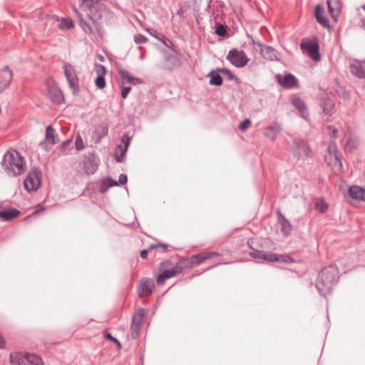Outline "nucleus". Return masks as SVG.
<instances>
[{
    "mask_svg": "<svg viewBox=\"0 0 365 365\" xmlns=\"http://www.w3.org/2000/svg\"><path fill=\"white\" fill-rule=\"evenodd\" d=\"M102 0H81V6L88 11V19L83 18L82 14L76 9L75 13L78 19V24L82 30L87 34L96 32L99 36L103 35V19L107 14V9Z\"/></svg>",
    "mask_w": 365,
    "mask_h": 365,
    "instance_id": "obj_1",
    "label": "nucleus"
},
{
    "mask_svg": "<svg viewBox=\"0 0 365 365\" xmlns=\"http://www.w3.org/2000/svg\"><path fill=\"white\" fill-rule=\"evenodd\" d=\"M1 165L9 175L17 176L26 170L24 158L13 149L6 151L4 154Z\"/></svg>",
    "mask_w": 365,
    "mask_h": 365,
    "instance_id": "obj_2",
    "label": "nucleus"
},
{
    "mask_svg": "<svg viewBox=\"0 0 365 365\" xmlns=\"http://www.w3.org/2000/svg\"><path fill=\"white\" fill-rule=\"evenodd\" d=\"M338 277L337 269L334 267H328L323 269L319 273L316 287L322 294H327L332 289Z\"/></svg>",
    "mask_w": 365,
    "mask_h": 365,
    "instance_id": "obj_3",
    "label": "nucleus"
},
{
    "mask_svg": "<svg viewBox=\"0 0 365 365\" xmlns=\"http://www.w3.org/2000/svg\"><path fill=\"white\" fill-rule=\"evenodd\" d=\"M12 365H43L41 356L30 353L14 352L10 354Z\"/></svg>",
    "mask_w": 365,
    "mask_h": 365,
    "instance_id": "obj_4",
    "label": "nucleus"
},
{
    "mask_svg": "<svg viewBox=\"0 0 365 365\" xmlns=\"http://www.w3.org/2000/svg\"><path fill=\"white\" fill-rule=\"evenodd\" d=\"M182 267L180 264H176L175 266L168 261L163 262L160 265V270L161 273L156 278L158 284H162L164 282L170 278H172L182 272Z\"/></svg>",
    "mask_w": 365,
    "mask_h": 365,
    "instance_id": "obj_5",
    "label": "nucleus"
},
{
    "mask_svg": "<svg viewBox=\"0 0 365 365\" xmlns=\"http://www.w3.org/2000/svg\"><path fill=\"white\" fill-rule=\"evenodd\" d=\"M41 173L38 168L31 169L24 181V186L28 192L36 191L41 185Z\"/></svg>",
    "mask_w": 365,
    "mask_h": 365,
    "instance_id": "obj_6",
    "label": "nucleus"
},
{
    "mask_svg": "<svg viewBox=\"0 0 365 365\" xmlns=\"http://www.w3.org/2000/svg\"><path fill=\"white\" fill-rule=\"evenodd\" d=\"M256 242V240H250L248 241V245L250 247L253 249L254 250H257V252H253L250 253V255L255 258H259L263 259L268 262H292V260L290 259L288 256H278L277 254L274 253H270V254H264L261 252L260 251L257 250L255 247V244Z\"/></svg>",
    "mask_w": 365,
    "mask_h": 365,
    "instance_id": "obj_7",
    "label": "nucleus"
},
{
    "mask_svg": "<svg viewBox=\"0 0 365 365\" xmlns=\"http://www.w3.org/2000/svg\"><path fill=\"white\" fill-rule=\"evenodd\" d=\"M301 48L303 52L307 54L314 61H318L320 59L319 53V44L315 39H304L301 43Z\"/></svg>",
    "mask_w": 365,
    "mask_h": 365,
    "instance_id": "obj_8",
    "label": "nucleus"
},
{
    "mask_svg": "<svg viewBox=\"0 0 365 365\" xmlns=\"http://www.w3.org/2000/svg\"><path fill=\"white\" fill-rule=\"evenodd\" d=\"M63 71L69 87L73 93L78 92L79 91V81L74 67L71 63H66L63 66Z\"/></svg>",
    "mask_w": 365,
    "mask_h": 365,
    "instance_id": "obj_9",
    "label": "nucleus"
},
{
    "mask_svg": "<svg viewBox=\"0 0 365 365\" xmlns=\"http://www.w3.org/2000/svg\"><path fill=\"white\" fill-rule=\"evenodd\" d=\"M227 59L236 67H244L249 58L243 51H240L236 48L230 50L227 56Z\"/></svg>",
    "mask_w": 365,
    "mask_h": 365,
    "instance_id": "obj_10",
    "label": "nucleus"
},
{
    "mask_svg": "<svg viewBox=\"0 0 365 365\" xmlns=\"http://www.w3.org/2000/svg\"><path fill=\"white\" fill-rule=\"evenodd\" d=\"M130 141V138L128 135H123L120 144L118 145L115 149L114 158L116 162L123 163L125 160V155Z\"/></svg>",
    "mask_w": 365,
    "mask_h": 365,
    "instance_id": "obj_11",
    "label": "nucleus"
},
{
    "mask_svg": "<svg viewBox=\"0 0 365 365\" xmlns=\"http://www.w3.org/2000/svg\"><path fill=\"white\" fill-rule=\"evenodd\" d=\"M220 256V254L217 252H202L190 257L189 262L190 265H197L203 263L207 259Z\"/></svg>",
    "mask_w": 365,
    "mask_h": 365,
    "instance_id": "obj_12",
    "label": "nucleus"
},
{
    "mask_svg": "<svg viewBox=\"0 0 365 365\" xmlns=\"http://www.w3.org/2000/svg\"><path fill=\"white\" fill-rule=\"evenodd\" d=\"M350 72L359 78H365V61L353 60L349 65Z\"/></svg>",
    "mask_w": 365,
    "mask_h": 365,
    "instance_id": "obj_13",
    "label": "nucleus"
},
{
    "mask_svg": "<svg viewBox=\"0 0 365 365\" xmlns=\"http://www.w3.org/2000/svg\"><path fill=\"white\" fill-rule=\"evenodd\" d=\"M13 73L8 66L0 71V94L9 86Z\"/></svg>",
    "mask_w": 365,
    "mask_h": 365,
    "instance_id": "obj_14",
    "label": "nucleus"
},
{
    "mask_svg": "<svg viewBox=\"0 0 365 365\" xmlns=\"http://www.w3.org/2000/svg\"><path fill=\"white\" fill-rule=\"evenodd\" d=\"M95 71L97 74V77L95 79V85L99 89H103L106 86V80L104 76L106 73V70L104 66L101 64H95Z\"/></svg>",
    "mask_w": 365,
    "mask_h": 365,
    "instance_id": "obj_15",
    "label": "nucleus"
},
{
    "mask_svg": "<svg viewBox=\"0 0 365 365\" xmlns=\"http://www.w3.org/2000/svg\"><path fill=\"white\" fill-rule=\"evenodd\" d=\"M127 182V176L125 174H120L119 175V182L112 180L111 178H107L103 180L100 187V192L103 193L106 192L110 187L118 185V184L123 185Z\"/></svg>",
    "mask_w": 365,
    "mask_h": 365,
    "instance_id": "obj_16",
    "label": "nucleus"
},
{
    "mask_svg": "<svg viewBox=\"0 0 365 365\" xmlns=\"http://www.w3.org/2000/svg\"><path fill=\"white\" fill-rule=\"evenodd\" d=\"M154 287L153 282L150 279L144 278L140 280L138 288V296L146 297L152 293Z\"/></svg>",
    "mask_w": 365,
    "mask_h": 365,
    "instance_id": "obj_17",
    "label": "nucleus"
},
{
    "mask_svg": "<svg viewBox=\"0 0 365 365\" xmlns=\"http://www.w3.org/2000/svg\"><path fill=\"white\" fill-rule=\"evenodd\" d=\"M48 92L51 101L54 103L61 104L64 101L62 91L56 85H49L48 86Z\"/></svg>",
    "mask_w": 365,
    "mask_h": 365,
    "instance_id": "obj_18",
    "label": "nucleus"
},
{
    "mask_svg": "<svg viewBox=\"0 0 365 365\" xmlns=\"http://www.w3.org/2000/svg\"><path fill=\"white\" fill-rule=\"evenodd\" d=\"M327 4L331 16L335 21H336L341 13V0H327Z\"/></svg>",
    "mask_w": 365,
    "mask_h": 365,
    "instance_id": "obj_19",
    "label": "nucleus"
},
{
    "mask_svg": "<svg viewBox=\"0 0 365 365\" xmlns=\"http://www.w3.org/2000/svg\"><path fill=\"white\" fill-rule=\"evenodd\" d=\"M20 212L15 208L9 207L0 210V220L6 222L17 217Z\"/></svg>",
    "mask_w": 365,
    "mask_h": 365,
    "instance_id": "obj_20",
    "label": "nucleus"
},
{
    "mask_svg": "<svg viewBox=\"0 0 365 365\" xmlns=\"http://www.w3.org/2000/svg\"><path fill=\"white\" fill-rule=\"evenodd\" d=\"M54 21H58V28L61 30H69L74 27V23L73 20L70 18H61L59 19L56 16H53L51 17Z\"/></svg>",
    "mask_w": 365,
    "mask_h": 365,
    "instance_id": "obj_21",
    "label": "nucleus"
},
{
    "mask_svg": "<svg viewBox=\"0 0 365 365\" xmlns=\"http://www.w3.org/2000/svg\"><path fill=\"white\" fill-rule=\"evenodd\" d=\"M278 82L285 88L294 87L297 83L296 78L292 74H287L284 77L278 76Z\"/></svg>",
    "mask_w": 365,
    "mask_h": 365,
    "instance_id": "obj_22",
    "label": "nucleus"
},
{
    "mask_svg": "<svg viewBox=\"0 0 365 365\" xmlns=\"http://www.w3.org/2000/svg\"><path fill=\"white\" fill-rule=\"evenodd\" d=\"M349 194L352 199L365 201V190L359 186H351Z\"/></svg>",
    "mask_w": 365,
    "mask_h": 365,
    "instance_id": "obj_23",
    "label": "nucleus"
},
{
    "mask_svg": "<svg viewBox=\"0 0 365 365\" xmlns=\"http://www.w3.org/2000/svg\"><path fill=\"white\" fill-rule=\"evenodd\" d=\"M86 173L88 175L93 174L98 168V163L93 156L88 158L83 163Z\"/></svg>",
    "mask_w": 365,
    "mask_h": 365,
    "instance_id": "obj_24",
    "label": "nucleus"
},
{
    "mask_svg": "<svg viewBox=\"0 0 365 365\" xmlns=\"http://www.w3.org/2000/svg\"><path fill=\"white\" fill-rule=\"evenodd\" d=\"M108 128L106 125H98L93 131V136L96 142H99L103 137L108 135Z\"/></svg>",
    "mask_w": 365,
    "mask_h": 365,
    "instance_id": "obj_25",
    "label": "nucleus"
},
{
    "mask_svg": "<svg viewBox=\"0 0 365 365\" xmlns=\"http://www.w3.org/2000/svg\"><path fill=\"white\" fill-rule=\"evenodd\" d=\"M310 149L307 143L302 142L295 149V154L299 158L304 159L309 157L310 154Z\"/></svg>",
    "mask_w": 365,
    "mask_h": 365,
    "instance_id": "obj_26",
    "label": "nucleus"
},
{
    "mask_svg": "<svg viewBox=\"0 0 365 365\" xmlns=\"http://www.w3.org/2000/svg\"><path fill=\"white\" fill-rule=\"evenodd\" d=\"M315 16L317 21L321 24L324 27L328 28L329 26L328 19L324 16L323 8L320 5H317L315 9Z\"/></svg>",
    "mask_w": 365,
    "mask_h": 365,
    "instance_id": "obj_27",
    "label": "nucleus"
},
{
    "mask_svg": "<svg viewBox=\"0 0 365 365\" xmlns=\"http://www.w3.org/2000/svg\"><path fill=\"white\" fill-rule=\"evenodd\" d=\"M292 104L294 106L299 110V112L301 113V115L304 118H307V106L303 101L299 98H294L292 99Z\"/></svg>",
    "mask_w": 365,
    "mask_h": 365,
    "instance_id": "obj_28",
    "label": "nucleus"
},
{
    "mask_svg": "<svg viewBox=\"0 0 365 365\" xmlns=\"http://www.w3.org/2000/svg\"><path fill=\"white\" fill-rule=\"evenodd\" d=\"M325 160L327 162L328 165L333 167V168H341V163L336 154L327 153L325 155Z\"/></svg>",
    "mask_w": 365,
    "mask_h": 365,
    "instance_id": "obj_29",
    "label": "nucleus"
},
{
    "mask_svg": "<svg viewBox=\"0 0 365 365\" xmlns=\"http://www.w3.org/2000/svg\"><path fill=\"white\" fill-rule=\"evenodd\" d=\"M46 140L52 145H55L58 142L56 130L51 125H48L46 128Z\"/></svg>",
    "mask_w": 365,
    "mask_h": 365,
    "instance_id": "obj_30",
    "label": "nucleus"
},
{
    "mask_svg": "<svg viewBox=\"0 0 365 365\" xmlns=\"http://www.w3.org/2000/svg\"><path fill=\"white\" fill-rule=\"evenodd\" d=\"M279 222L281 225V230L283 234L286 236L289 235L292 231V225L281 213L279 214Z\"/></svg>",
    "mask_w": 365,
    "mask_h": 365,
    "instance_id": "obj_31",
    "label": "nucleus"
},
{
    "mask_svg": "<svg viewBox=\"0 0 365 365\" xmlns=\"http://www.w3.org/2000/svg\"><path fill=\"white\" fill-rule=\"evenodd\" d=\"M118 72H119V75L121 78L122 84H125V83H130V84H133V85L135 84L136 79L135 78H133V76H131L130 74L128 71L123 70V69H120Z\"/></svg>",
    "mask_w": 365,
    "mask_h": 365,
    "instance_id": "obj_32",
    "label": "nucleus"
},
{
    "mask_svg": "<svg viewBox=\"0 0 365 365\" xmlns=\"http://www.w3.org/2000/svg\"><path fill=\"white\" fill-rule=\"evenodd\" d=\"M261 53L267 59L273 60L276 58L274 49L269 46H263L261 48Z\"/></svg>",
    "mask_w": 365,
    "mask_h": 365,
    "instance_id": "obj_33",
    "label": "nucleus"
},
{
    "mask_svg": "<svg viewBox=\"0 0 365 365\" xmlns=\"http://www.w3.org/2000/svg\"><path fill=\"white\" fill-rule=\"evenodd\" d=\"M280 131V128L277 124L270 125L267 128L265 135L272 138H274L276 135Z\"/></svg>",
    "mask_w": 365,
    "mask_h": 365,
    "instance_id": "obj_34",
    "label": "nucleus"
},
{
    "mask_svg": "<svg viewBox=\"0 0 365 365\" xmlns=\"http://www.w3.org/2000/svg\"><path fill=\"white\" fill-rule=\"evenodd\" d=\"M334 110V104L331 101H327L323 104V112L327 115H331Z\"/></svg>",
    "mask_w": 365,
    "mask_h": 365,
    "instance_id": "obj_35",
    "label": "nucleus"
},
{
    "mask_svg": "<svg viewBox=\"0 0 365 365\" xmlns=\"http://www.w3.org/2000/svg\"><path fill=\"white\" fill-rule=\"evenodd\" d=\"M315 207L321 212H324L328 208V205L323 200H317L315 202Z\"/></svg>",
    "mask_w": 365,
    "mask_h": 365,
    "instance_id": "obj_36",
    "label": "nucleus"
},
{
    "mask_svg": "<svg viewBox=\"0 0 365 365\" xmlns=\"http://www.w3.org/2000/svg\"><path fill=\"white\" fill-rule=\"evenodd\" d=\"M137 316V312H135L133 314V322L130 327L131 330V336L135 339L137 337V324L135 323V317Z\"/></svg>",
    "mask_w": 365,
    "mask_h": 365,
    "instance_id": "obj_37",
    "label": "nucleus"
},
{
    "mask_svg": "<svg viewBox=\"0 0 365 365\" xmlns=\"http://www.w3.org/2000/svg\"><path fill=\"white\" fill-rule=\"evenodd\" d=\"M358 146V143L356 140L353 139H349L346 144V150L349 152H353Z\"/></svg>",
    "mask_w": 365,
    "mask_h": 365,
    "instance_id": "obj_38",
    "label": "nucleus"
},
{
    "mask_svg": "<svg viewBox=\"0 0 365 365\" xmlns=\"http://www.w3.org/2000/svg\"><path fill=\"white\" fill-rule=\"evenodd\" d=\"M210 83L215 86H220L222 83V78L220 75H215L210 78Z\"/></svg>",
    "mask_w": 365,
    "mask_h": 365,
    "instance_id": "obj_39",
    "label": "nucleus"
},
{
    "mask_svg": "<svg viewBox=\"0 0 365 365\" xmlns=\"http://www.w3.org/2000/svg\"><path fill=\"white\" fill-rule=\"evenodd\" d=\"M71 142H72V140L68 139V140L63 142L61 143V145H60V150L63 155L67 154V150L68 149Z\"/></svg>",
    "mask_w": 365,
    "mask_h": 365,
    "instance_id": "obj_40",
    "label": "nucleus"
},
{
    "mask_svg": "<svg viewBox=\"0 0 365 365\" xmlns=\"http://www.w3.org/2000/svg\"><path fill=\"white\" fill-rule=\"evenodd\" d=\"M251 125V121L249 119L244 120L240 125H239V129L244 132Z\"/></svg>",
    "mask_w": 365,
    "mask_h": 365,
    "instance_id": "obj_41",
    "label": "nucleus"
},
{
    "mask_svg": "<svg viewBox=\"0 0 365 365\" xmlns=\"http://www.w3.org/2000/svg\"><path fill=\"white\" fill-rule=\"evenodd\" d=\"M105 338L114 342L118 349L121 348V344L120 341L116 338L113 337L110 333L106 334Z\"/></svg>",
    "mask_w": 365,
    "mask_h": 365,
    "instance_id": "obj_42",
    "label": "nucleus"
},
{
    "mask_svg": "<svg viewBox=\"0 0 365 365\" xmlns=\"http://www.w3.org/2000/svg\"><path fill=\"white\" fill-rule=\"evenodd\" d=\"M76 148L77 150H81L83 148V143L80 136L76 138V142H75Z\"/></svg>",
    "mask_w": 365,
    "mask_h": 365,
    "instance_id": "obj_43",
    "label": "nucleus"
},
{
    "mask_svg": "<svg viewBox=\"0 0 365 365\" xmlns=\"http://www.w3.org/2000/svg\"><path fill=\"white\" fill-rule=\"evenodd\" d=\"M130 89H131V88L130 86H122L121 96L123 98H125L127 97Z\"/></svg>",
    "mask_w": 365,
    "mask_h": 365,
    "instance_id": "obj_44",
    "label": "nucleus"
},
{
    "mask_svg": "<svg viewBox=\"0 0 365 365\" xmlns=\"http://www.w3.org/2000/svg\"><path fill=\"white\" fill-rule=\"evenodd\" d=\"M337 147L335 143H331L328 147V153L336 154Z\"/></svg>",
    "mask_w": 365,
    "mask_h": 365,
    "instance_id": "obj_45",
    "label": "nucleus"
},
{
    "mask_svg": "<svg viewBox=\"0 0 365 365\" xmlns=\"http://www.w3.org/2000/svg\"><path fill=\"white\" fill-rule=\"evenodd\" d=\"M328 129H329V132L331 133V136L335 138L338 133L337 129L334 126H332V125L329 126Z\"/></svg>",
    "mask_w": 365,
    "mask_h": 365,
    "instance_id": "obj_46",
    "label": "nucleus"
},
{
    "mask_svg": "<svg viewBox=\"0 0 365 365\" xmlns=\"http://www.w3.org/2000/svg\"><path fill=\"white\" fill-rule=\"evenodd\" d=\"M259 242H261V247L262 248L267 247V245L269 243V241L267 239L260 240Z\"/></svg>",
    "mask_w": 365,
    "mask_h": 365,
    "instance_id": "obj_47",
    "label": "nucleus"
},
{
    "mask_svg": "<svg viewBox=\"0 0 365 365\" xmlns=\"http://www.w3.org/2000/svg\"><path fill=\"white\" fill-rule=\"evenodd\" d=\"M162 247L163 249V250L166 251L167 249H168V245H164V244H162V245H155V246H151L150 247V249H153V248H156V247Z\"/></svg>",
    "mask_w": 365,
    "mask_h": 365,
    "instance_id": "obj_48",
    "label": "nucleus"
},
{
    "mask_svg": "<svg viewBox=\"0 0 365 365\" xmlns=\"http://www.w3.org/2000/svg\"><path fill=\"white\" fill-rule=\"evenodd\" d=\"M39 145L41 148H43V150H48V148L47 147V145H46V143L45 141H41L40 143H39Z\"/></svg>",
    "mask_w": 365,
    "mask_h": 365,
    "instance_id": "obj_49",
    "label": "nucleus"
},
{
    "mask_svg": "<svg viewBox=\"0 0 365 365\" xmlns=\"http://www.w3.org/2000/svg\"><path fill=\"white\" fill-rule=\"evenodd\" d=\"M148 256V251L147 250H142L140 252V257L143 259H145Z\"/></svg>",
    "mask_w": 365,
    "mask_h": 365,
    "instance_id": "obj_50",
    "label": "nucleus"
},
{
    "mask_svg": "<svg viewBox=\"0 0 365 365\" xmlns=\"http://www.w3.org/2000/svg\"><path fill=\"white\" fill-rule=\"evenodd\" d=\"M145 41V38L143 36L138 35V43L144 42Z\"/></svg>",
    "mask_w": 365,
    "mask_h": 365,
    "instance_id": "obj_51",
    "label": "nucleus"
},
{
    "mask_svg": "<svg viewBox=\"0 0 365 365\" xmlns=\"http://www.w3.org/2000/svg\"><path fill=\"white\" fill-rule=\"evenodd\" d=\"M4 338L3 336L0 334V347H3L4 345Z\"/></svg>",
    "mask_w": 365,
    "mask_h": 365,
    "instance_id": "obj_52",
    "label": "nucleus"
},
{
    "mask_svg": "<svg viewBox=\"0 0 365 365\" xmlns=\"http://www.w3.org/2000/svg\"><path fill=\"white\" fill-rule=\"evenodd\" d=\"M145 314V310L144 309H138V317H143Z\"/></svg>",
    "mask_w": 365,
    "mask_h": 365,
    "instance_id": "obj_53",
    "label": "nucleus"
},
{
    "mask_svg": "<svg viewBox=\"0 0 365 365\" xmlns=\"http://www.w3.org/2000/svg\"><path fill=\"white\" fill-rule=\"evenodd\" d=\"M217 33L219 34V35H223V33L222 32V30H220V28L217 29Z\"/></svg>",
    "mask_w": 365,
    "mask_h": 365,
    "instance_id": "obj_54",
    "label": "nucleus"
},
{
    "mask_svg": "<svg viewBox=\"0 0 365 365\" xmlns=\"http://www.w3.org/2000/svg\"><path fill=\"white\" fill-rule=\"evenodd\" d=\"M133 40L135 43H137V35H134Z\"/></svg>",
    "mask_w": 365,
    "mask_h": 365,
    "instance_id": "obj_55",
    "label": "nucleus"
},
{
    "mask_svg": "<svg viewBox=\"0 0 365 365\" xmlns=\"http://www.w3.org/2000/svg\"><path fill=\"white\" fill-rule=\"evenodd\" d=\"M363 9L365 11V4L363 6Z\"/></svg>",
    "mask_w": 365,
    "mask_h": 365,
    "instance_id": "obj_56",
    "label": "nucleus"
}]
</instances>
